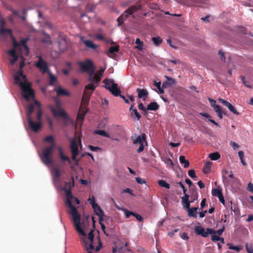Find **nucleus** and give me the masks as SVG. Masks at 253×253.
Segmentation results:
<instances>
[{"mask_svg":"<svg viewBox=\"0 0 253 253\" xmlns=\"http://www.w3.org/2000/svg\"><path fill=\"white\" fill-rule=\"evenodd\" d=\"M66 199V204L70 209L68 213L71 214L73 216V220L76 230L79 234L85 237L86 234L84 231L80 226L81 216L78 212L77 209L73 205V204L79 205L80 204V201L76 197L72 195L70 190L67 192Z\"/></svg>","mask_w":253,"mask_h":253,"instance_id":"obj_1","label":"nucleus"},{"mask_svg":"<svg viewBox=\"0 0 253 253\" xmlns=\"http://www.w3.org/2000/svg\"><path fill=\"white\" fill-rule=\"evenodd\" d=\"M43 142H48L50 146L44 147L42 150V156L41 160L42 162L46 166L51 165L53 164L51 159V156L54 149L55 147V142L52 135H48L44 137L43 139Z\"/></svg>","mask_w":253,"mask_h":253,"instance_id":"obj_2","label":"nucleus"},{"mask_svg":"<svg viewBox=\"0 0 253 253\" xmlns=\"http://www.w3.org/2000/svg\"><path fill=\"white\" fill-rule=\"evenodd\" d=\"M16 84H19L23 92V96L26 100L29 101L30 98L34 97V91L31 88V83L27 82L26 79L25 80H24L20 78V80H19L18 83Z\"/></svg>","mask_w":253,"mask_h":253,"instance_id":"obj_3","label":"nucleus"},{"mask_svg":"<svg viewBox=\"0 0 253 253\" xmlns=\"http://www.w3.org/2000/svg\"><path fill=\"white\" fill-rule=\"evenodd\" d=\"M34 103L39 108L37 113V119L38 120V122H34L32 118H29L28 120V123L29 127L34 132H38L41 129L42 127V112L41 109L40 103L37 100H34Z\"/></svg>","mask_w":253,"mask_h":253,"instance_id":"obj_4","label":"nucleus"},{"mask_svg":"<svg viewBox=\"0 0 253 253\" xmlns=\"http://www.w3.org/2000/svg\"><path fill=\"white\" fill-rule=\"evenodd\" d=\"M79 65L81 72L88 73L89 75H93L95 71V66L90 59H85L84 62L80 61Z\"/></svg>","mask_w":253,"mask_h":253,"instance_id":"obj_5","label":"nucleus"},{"mask_svg":"<svg viewBox=\"0 0 253 253\" xmlns=\"http://www.w3.org/2000/svg\"><path fill=\"white\" fill-rule=\"evenodd\" d=\"M93 232L94 229H92L90 231L88 234V238L89 241V244L84 237H82L81 239V242L82 244V245L85 247V250L88 253H92L91 250L95 249L94 246L93 245V241L94 238Z\"/></svg>","mask_w":253,"mask_h":253,"instance_id":"obj_6","label":"nucleus"},{"mask_svg":"<svg viewBox=\"0 0 253 253\" xmlns=\"http://www.w3.org/2000/svg\"><path fill=\"white\" fill-rule=\"evenodd\" d=\"M57 108L54 107H50V110L54 118L60 117L63 120H68L69 117L66 112L60 106L58 103H56Z\"/></svg>","mask_w":253,"mask_h":253,"instance_id":"obj_7","label":"nucleus"},{"mask_svg":"<svg viewBox=\"0 0 253 253\" xmlns=\"http://www.w3.org/2000/svg\"><path fill=\"white\" fill-rule=\"evenodd\" d=\"M29 41V38H24L21 40L20 42L19 43L16 41V40L13 38V47L14 48L21 49L20 46H22L25 49V54L27 55L29 52V49L28 46L26 45V43Z\"/></svg>","mask_w":253,"mask_h":253,"instance_id":"obj_8","label":"nucleus"},{"mask_svg":"<svg viewBox=\"0 0 253 253\" xmlns=\"http://www.w3.org/2000/svg\"><path fill=\"white\" fill-rule=\"evenodd\" d=\"M35 65L43 74L48 73L49 71H50L48 68L47 63L41 56L39 57V60L36 63Z\"/></svg>","mask_w":253,"mask_h":253,"instance_id":"obj_9","label":"nucleus"},{"mask_svg":"<svg viewBox=\"0 0 253 253\" xmlns=\"http://www.w3.org/2000/svg\"><path fill=\"white\" fill-rule=\"evenodd\" d=\"M195 232L197 235H201L203 237H208L209 234H213V229L211 228L205 229L201 226H196L195 228Z\"/></svg>","mask_w":253,"mask_h":253,"instance_id":"obj_10","label":"nucleus"},{"mask_svg":"<svg viewBox=\"0 0 253 253\" xmlns=\"http://www.w3.org/2000/svg\"><path fill=\"white\" fill-rule=\"evenodd\" d=\"M25 65V60L23 57H22L20 63V70L18 72L16 73V74L15 75L14 80L15 83H18V81L20 80V78L22 79V80H26V76L22 73V68Z\"/></svg>","mask_w":253,"mask_h":253,"instance_id":"obj_11","label":"nucleus"},{"mask_svg":"<svg viewBox=\"0 0 253 253\" xmlns=\"http://www.w3.org/2000/svg\"><path fill=\"white\" fill-rule=\"evenodd\" d=\"M218 101L219 102L222 103L224 106L227 107L230 110V111H231L234 114L237 116H239L240 115V113L236 110L235 107L227 101L221 98H218Z\"/></svg>","mask_w":253,"mask_h":253,"instance_id":"obj_12","label":"nucleus"},{"mask_svg":"<svg viewBox=\"0 0 253 253\" xmlns=\"http://www.w3.org/2000/svg\"><path fill=\"white\" fill-rule=\"evenodd\" d=\"M142 8L140 4L133 5L127 8L124 12L125 14L128 17L129 16H133V14L141 9Z\"/></svg>","mask_w":253,"mask_h":253,"instance_id":"obj_13","label":"nucleus"},{"mask_svg":"<svg viewBox=\"0 0 253 253\" xmlns=\"http://www.w3.org/2000/svg\"><path fill=\"white\" fill-rule=\"evenodd\" d=\"M92 94V92L91 91H87L86 90L84 91L83 96L82 99V106L87 107V106L89 103L90 97Z\"/></svg>","mask_w":253,"mask_h":253,"instance_id":"obj_14","label":"nucleus"},{"mask_svg":"<svg viewBox=\"0 0 253 253\" xmlns=\"http://www.w3.org/2000/svg\"><path fill=\"white\" fill-rule=\"evenodd\" d=\"M88 111V108L87 107H85L84 106L81 105L80 110L79 111L78 116H77V119L79 121H82L85 115V114L87 113Z\"/></svg>","mask_w":253,"mask_h":253,"instance_id":"obj_15","label":"nucleus"},{"mask_svg":"<svg viewBox=\"0 0 253 253\" xmlns=\"http://www.w3.org/2000/svg\"><path fill=\"white\" fill-rule=\"evenodd\" d=\"M136 91L138 93V97L142 99L143 101H145L149 94L147 90L146 89L137 88Z\"/></svg>","mask_w":253,"mask_h":253,"instance_id":"obj_16","label":"nucleus"},{"mask_svg":"<svg viewBox=\"0 0 253 253\" xmlns=\"http://www.w3.org/2000/svg\"><path fill=\"white\" fill-rule=\"evenodd\" d=\"M108 90L115 96H118L121 93V89L116 83L113 84V86H111Z\"/></svg>","mask_w":253,"mask_h":253,"instance_id":"obj_17","label":"nucleus"},{"mask_svg":"<svg viewBox=\"0 0 253 253\" xmlns=\"http://www.w3.org/2000/svg\"><path fill=\"white\" fill-rule=\"evenodd\" d=\"M189 196L185 194L184 196L181 197V203L183 208L185 210H188L190 208V202L189 201Z\"/></svg>","mask_w":253,"mask_h":253,"instance_id":"obj_18","label":"nucleus"},{"mask_svg":"<svg viewBox=\"0 0 253 253\" xmlns=\"http://www.w3.org/2000/svg\"><path fill=\"white\" fill-rule=\"evenodd\" d=\"M55 90L58 96H69L70 95V92L64 89L61 87H56Z\"/></svg>","mask_w":253,"mask_h":253,"instance_id":"obj_19","label":"nucleus"},{"mask_svg":"<svg viewBox=\"0 0 253 253\" xmlns=\"http://www.w3.org/2000/svg\"><path fill=\"white\" fill-rule=\"evenodd\" d=\"M146 134L142 133L141 135H138L134 140L133 143L134 145H137L143 142H146Z\"/></svg>","mask_w":253,"mask_h":253,"instance_id":"obj_20","label":"nucleus"},{"mask_svg":"<svg viewBox=\"0 0 253 253\" xmlns=\"http://www.w3.org/2000/svg\"><path fill=\"white\" fill-rule=\"evenodd\" d=\"M83 42L85 45L86 47L95 50L98 48V45L95 44L92 41L90 40H83Z\"/></svg>","mask_w":253,"mask_h":253,"instance_id":"obj_21","label":"nucleus"},{"mask_svg":"<svg viewBox=\"0 0 253 253\" xmlns=\"http://www.w3.org/2000/svg\"><path fill=\"white\" fill-rule=\"evenodd\" d=\"M53 180L54 181L59 180L60 176V170L59 168H55L52 170Z\"/></svg>","mask_w":253,"mask_h":253,"instance_id":"obj_22","label":"nucleus"},{"mask_svg":"<svg viewBox=\"0 0 253 253\" xmlns=\"http://www.w3.org/2000/svg\"><path fill=\"white\" fill-rule=\"evenodd\" d=\"M214 111L220 119H222L223 115H226L225 109H223L221 106H216Z\"/></svg>","mask_w":253,"mask_h":253,"instance_id":"obj_23","label":"nucleus"},{"mask_svg":"<svg viewBox=\"0 0 253 253\" xmlns=\"http://www.w3.org/2000/svg\"><path fill=\"white\" fill-rule=\"evenodd\" d=\"M47 74L49 76V85L51 86L54 85L58 81L57 78L50 71H49Z\"/></svg>","mask_w":253,"mask_h":253,"instance_id":"obj_24","label":"nucleus"},{"mask_svg":"<svg viewBox=\"0 0 253 253\" xmlns=\"http://www.w3.org/2000/svg\"><path fill=\"white\" fill-rule=\"evenodd\" d=\"M198 207H194L188 209L187 210L188 215L189 217H193L196 218L197 217Z\"/></svg>","mask_w":253,"mask_h":253,"instance_id":"obj_25","label":"nucleus"},{"mask_svg":"<svg viewBox=\"0 0 253 253\" xmlns=\"http://www.w3.org/2000/svg\"><path fill=\"white\" fill-rule=\"evenodd\" d=\"M95 214L98 216L99 219H103V216H104V212L100 207L97 205L95 207V209H93Z\"/></svg>","mask_w":253,"mask_h":253,"instance_id":"obj_26","label":"nucleus"},{"mask_svg":"<svg viewBox=\"0 0 253 253\" xmlns=\"http://www.w3.org/2000/svg\"><path fill=\"white\" fill-rule=\"evenodd\" d=\"M71 181L65 183V191L67 194V192L69 190L71 192V188L74 186V179L73 176L71 178Z\"/></svg>","mask_w":253,"mask_h":253,"instance_id":"obj_27","label":"nucleus"},{"mask_svg":"<svg viewBox=\"0 0 253 253\" xmlns=\"http://www.w3.org/2000/svg\"><path fill=\"white\" fill-rule=\"evenodd\" d=\"M92 76L89 75V81L92 82L94 84H97L101 81V78L97 74H95L93 77Z\"/></svg>","mask_w":253,"mask_h":253,"instance_id":"obj_28","label":"nucleus"},{"mask_svg":"<svg viewBox=\"0 0 253 253\" xmlns=\"http://www.w3.org/2000/svg\"><path fill=\"white\" fill-rule=\"evenodd\" d=\"M222 177L224 179H226L227 177L231 179H233L234 178L232 171L226 169H224L223 170Z\"/></svg>","mask_w":253,"mask_h":253,"instance_id":"obj_29","label":"nucleus"},{"mask_svg":"<svg viewBox=\"0 0 253 253\" xmlns=\"http://www.w3.org/2000/svg\"><path fill=\"white\" fill-rule=\"evenodd\" d=\"M103 83H104V87L107 90H109V88L113 86V84L115 83L114 80L109 79H105Z\"/></svg>","mask_w":253,"mask_h":253,"instance_id":"obj_30","label":"nucleus"},{"mask_svg":"<svg viewBox=\"0 0 253 253\" xmlns=\"http://www.w3.org/2000/svg\"><path fill=\"white\" fill-rule=\"evenodd\" d=\"M159 105L156 102H151L147 107V110L156 111L159 109Z\"/></svg>","mask_w":253,"mask_h":253,"instance_id":"obj_31","label":"nucleus"},{"mask_svg":"<svg viewBox=\"0 0 253 253\" xmlns=\"http://www.w3.org/2000/svg\"><path fill=\"white\" fill-rule=\"evenodd\" d=\"M58 43L61 51H63L67 49V45L66 41L64 39H62V41H58Z\"/></svg>","mask_w":253,"mask_h":253,"instance_id":"obj_32","label":"nucleus"},{"mask_svg":"<svg viewBox=\"0 0 253 253\" xmlns=\"http://www.w3.org/2000/svg\"><path fill=\"white\" fill-rule=\"evenodd\" d=\"M34 105H32V104L29 105L27 107V109H26V110H27L26 116H27V120L29 118H32L31 115H32V114L33 113V112L34 111Z\"/></svg>","mask_w":253,"mask_h":253,"instance_id":"obj_33","label":"nucleus"},{"mask_svg":"<svg viewBox=\"0 0 253 253\" xmlns=\"http://www.w3.org/2000/svg\"><path fill=\"white\" fill-rule=\"evenodd\" d=\"M211 163L210 162H206L204 168L203 169V171L205 174H208L210 172L211 167Z\"/></svg>","mask_w":253,"mask_h":253,"instance_id":"obj_34","label":"nucleus"},{"mask_svg":"<svg viewBox=\"0 0 253 253\" xmlns=\"http://www.w3.org/2000/svg\"><path fill=\"white\" fill-rule=\"evenodd\" d=\"M134 106V104H133L131 105L129 108V111H131L132 112L131 113V116H132L133 115V113L135 115V117H136L137 120H139L141 118V115L139 114V113L137 112L136 109L133 108V107Z\"/></svg>","mask_w":253,"mask_h":253,"instance_id":"obj_35","label":"nucleus"},{"mask_svg":"<svg viewBox=\"0 0 253 253\" xmlns=\"http://www.w3.org/2000/svg\"><path fill=\"white\" fill-rule=\"evenodd\" d=\"M12 31L9 29H5L3 27L0 28V36L11 35Z\"/></svg>","mask_w":253,"mask_h":253,"instance_id":"obj_36","label":"nucleus"},{"mask_svg":"<svg viewBox=\"0 0 253 253\" xmlns=\"http://www.w3.org/2000/svg\"><path fill=\"white\" fill-rule=\"evenodd\" d=\"M128 18V17L126 16V14H125V12H124L121 16H120L118 19L117 21L118 22V25L121 26L123 23L124 21Z\"/></svg>","mask_w":253,"mask_h":253,"instance_id":"obj_37","label":"nucleus"},{"mask_svg":"<svg viewBox=\"0 0 253 253\" xmlns=\"http://www.w3.org/2000/svg\"><path fill=\"white\" fill-rule=\"evenodd\" d=\"M179 161L181 164L184 165V168H187L189 166V162L188 160L185 159V157L184 156H180L179 157Z\"/></svg>","mask_w":253,"mask_h":253,"instance_id":"obj_38","label":"nucleus"},{"mask_svg":"<svg viewBox=\"0 0 253 253\" xmlns=\"http://www.w3.org/2000/svg\"><path fill=\"white\" fill-rule=\"evenodd\" d=\"M212 195L213 196L219 197L222 195V190L221 188H215L212 190Z\"/></svg>","mask_w":253,"mask_h":253,"instance_id":"obj_39","label":"nucleus"},{"mask_svg":"<svg viewBox=\"0 0 253 253\" xmlns=\"http://www.w3.org/2000/svg\"><path fill=\"white\" fill-rule=\"evenodd\" d=\"M119 51V47L118 46H111L109 48V51L107 53V55L109 57L111 56L109 54H115L116 52H118Z\"/></svg>","mask_w":253,"mask_h":253,"instance_id":"obj_40","label":"nucleus"},{"mask_svg":"<svg viewBox=\"0 0 253 253\" xmlns=\"http://www.w3.org/2000/svg\"><path fill=\"white\" fill-rule=\"evenodd\" d=\"M94 133L96 134H98L105 137L109 138L110 135L107 133L105 130H95L94 131Z\"/></svg>","mask_w":253,"mask_h":253,"instance_id":"obj_41","label":"nucleus"},{"mask_svg":"<svg viewBox=\"0 0 253 253\" xmlns=\"http://www.w3.org/2000/svg\"><path fill=\"white\" fill-rule=\"evenodd\" d=\"M154 44L156 46H159L162 42V39L160 37H153L152 39Z\"/></svg>","mask_w":253,"mask_h":253,"instance_id":"obj_42","label":"nucleus"},{"mask_svg":"<svg viewBox=\"0 0 253 253\" xmlns=\"http://www.w3.org/2000/svg\"><path fill=\"white\" fill-rule=\"evenodd\" d=\"M209 157L211 160L216 161L220 158V155L218 152H215L211 153Z\"/></svg>","mask_w":253,"mask_h":253,"instance_id":"obj_43","label":"nucleus"},{"mask_svg":"<svg viewBox=\"0 0 253 253\" xmlns=\"http://www.w3.org/2000/svg\"><path fill=\"white\" fill-rule=\"evenodd\" d=\"M96 8V5L92 3H88L85 6V9L87 12H91Z\"/></svg>","mask_w":253,"mask_h":253,"instance_id":"obj_44","label":"nucleus"},{"mask_svg":"<svg viewBox=\"0 0 253 253\" xmlns=\"http://www.w3.org/2000/svg\"><path fill=\"white\" fill-rule=\"evenodd\" d=\"M159 185L162 187H165L167 189H169L170 185L164 180H160L158 181Z\"/></svg>","mask_w":253,"mask_h":253,"instance_id":"obj_45","label":"nucleus"},{"mask_svg":"<svg viewBox=\"0 0 253 253\" xmlns=\"http://www.w3.org/2000/svg\"><path fill=\"white\" fill-rule=\"evenodd\" d=\"M135 43L138 44L135 46V48L138 50H141L143 48V42L139 38H137L135 41Z\"/></svg>","mask_w":253,"mask_h":253,"instance_id":"obj_46","label":"nucleus"},{"mask_svg":"<svg viewBox=\"0 0 253 253\" xmlns=\"http://www.w3.org/2000/svg\"><path fill=\"white\" fill-rule=\"evenodd\" d=\"M70 148L71 151L77 150L78 149L77 144L75 140V139H73L71 140V145Z\"/></svg>","mask_w":253,"mask_h":253,"instance_id":"obj_47","label":"nucleus"},{"mask_svg":"<svg viewBox=\"0 0 253 253\" xmlns=\"http://www.w3.org/2000/svg\"><path fill=\"white\" fill-rule=\"evenodd\" d=\"M88 201L89 203L92 206V209H95V207L98 205V204L95 202V198L94 197L89 198L88 200Z\"/></svg>","mask_w":253,"mask_h":253,"instance_id":"obj_48","label":"nucleus"},{"mask_svg":"<svg viewBox=\"0 0 253 253\" xmlns=\"http://www.w3.org/2000/svg\"><path fill=\"white\" fill-rule=\"evenodd\" d=\"M59 157L62 162L67 161L70 165L72 164V162L70 158L64 154L59 156Z\"/></svg>","mask_w":253,"mask_h":253,"instance_id":"obj_49","label":"nucleus"},{"mask_svg":"<svg viewBox=\"0 0 253 253\" xmlns=\"http://www.w3.org/2000/svg\"><path fill=\"white\" fill-rule=\"evenodd\" d=\"M96 87V86L92 82H91L90 84L85 86L84 89L85 90L90 89L93 91L95 89Z\"/></svg>","mask_w":253,"mask_h":253,"instance_id":"obj_50","label":"nucleus"},{"mask_svg":"<svg viewBox=\"0 0 253 253\" xmlns=\"http://www.w3.org/2000/svg\"><path fill=\"white\" fill-rule=\"evenodd\" d=\"M98 220H99V223L100 224L101 229L103 231L104 234H105L107 236H108L109 235L107 233H106V231H105V228H106L105 226L103 223V219H99Z\"/></svg>","mask_w":253,"mask_h":253,"instance_id":"obj_51","label":"nucleus"},{"mask_svg":"<svg viewBox=\"0 0 253 253\" xmlns=\"http://www.w3.org/2000/svg\"><path fill=\"white\" fill-rule=\"evenodd\" d=\"M246 249L248 253H253V245L247 244L246 245Z\"/></svg>","mask_w":253,"mask_h":253,"instance_id":"obj_52","label":"nucleus"},{"mask_svg":"<svg viewBox=\"0 0 253 253\" xmlns=\"http://www.w3.org/2000/svg\"><path fill=\"white\" fill-rule=\"evenodd\" d=\"M225 230L224 226H223L221 228L217 230H214L213 229V234H217L218 236H221Z\"/></svg>","mask_w":253,"mask_h":253,"instance_id":"obj_53","label":"nucleus"},{"mask_svg":"<svg viewBox=\"0 0 253 253\" xmlns=\"http://www.w3.org/2000/svg\"><path fill=\"white\" fill-rule=\"evenodd\" d=\"M138 108L139 110H142L144 112V115H146L147 114V108H145L144 107V105L142 103H140L138 105Z\"/></svg>","mask_w":253,"mask_h":253,"instance_id":"obj_54","label":"nucleus"},{"mask_svg":"<svg viewBox=\"0 0 253 253\" xmlns=\"http://www.w3.org/2000/svg\"><path fill=\"white\" fill-rule=\"evenodd\" d=\"M123 211H124L125 216L126 218H128L130 217V215H133L134 212L129 211L128 210L126 209H123Z\"/></svg>","mask_w":253,"mask_h":253,"instance_id":"obj_55","label":"nucleus"},{"mask_svg":"<svg viewBox=\"0 0 253 253\" xmlns=\"http://www.w3.org/2000/svg\"><path fill=\"white\" fill-rule=\"evenodd\" d=\"M165 163L169 166L170 168H172L174 166V164L170 158H167L166 160Z\"/></svg>","mask_w":253,"mask_h":253,"instance_id":"obj_56","label":"nucleus"},{"mask_svg":"<svg viewBox=\"0 0 253 253\" xmlns=\"http://www.w3.org/2000/svg\"><path fill=\"white\" fill-rule=\"evenodd\" d=\"M188 174L190 177H191L192 179H194L196 177L195 175V170L194 169H190L188 171Z\"/></svg>","mask_w":253,"mask_h":253,"instance_id":"obj_57","label":"nucleus"},{"mask_svg":"<svg viewBox=\"0 0 253 253\" xmlns=\"http://www.w3.org/2000/svg\"><path fill=\"white\" fill-rule=\"evenodd\" d=\"M166 78L167 79V81L166 82H169V85H172V84H175V81L174 79L169 77H168V76H166Z\"/></svg>","mask_w":253,"mask_h":253,"instance_id":"obj_58","label":"nucleus"},{"mask_svg":"<svg viewBox=\"0 0 253 253\" xmlns=\"http://www.w3.org/2000/svg\"><path fill=\"white\" fill-rule=\"evenodd\" d=\"M209 100L210 102L211 106L213 107L214 110L216 106H220L219 105L216 104V101L214 100L211 98H209Z\"/></svg>","mask_w":253,"mask_h":253,"instance_id":"obj_59","label":"nucleus"},{"mask_svg":"<svg viewBox=\"0 0 253 253\" xmlns=\"http://www.w3.org/2000/svg\"><path fill=\"white\" fill-rule=\"evenodd\" d=\"M135 179L136 181L139 184H143L146 183V181L145 180V179L141 177H136L135 178Z\"/></svg>","mask_w":253,"mask_h":253,"instance_id":"obj_60","label":"nucleus"},{"mask_svg":"<svg viewBox=\"0 0 253 253\" xmlns=\"http://www.w3.org/2000/svg\"><path fill=\"white\" fill-rule=\"evenodd\" d=\"M139 147L137 149L136 151L138 153L142 152L144 150V142L138 144Z\"/></svg>","mask_w":253,"mask_h":253,"instance_id":"obj_61","label":"nucleus"},{"mask_svg":"<svg viewBox=\"0 0 253 253\" xmlns=\"http://www.w3.org/2000/svg\"><path fill=\"white\" fill-rule=\"evenodd\" d=\"M98 245L95 248L96 252H98L101 249V248L102 247V243H101L100 238L99 237H98Z\"/></svg>","mask_w":253,"mask_h":253,"instance_id":"obj_62","label":"nucleus"},{"mask_svg":"<svg viewBox=\"0 0 253 253\" xmlns=\"http://www.w3.org/2000/svg\"><path fill=\"white\" fill-rule=\"evenodd\" d=\"M218 54L220 56V58H221V60L223 61H225V56L224 52L221 50H219L218 51Z\"/></svg>","mask_w":253,"mask_h":253,"instance_id":"obj_63","label":"nucleus"},{"mask_svg":"<svg viewBox=\"0 0 253 253\" xmlns=\"http://www.w3.org/2000/svg\"><path fill=\"white\" fill-rule=\"evenodd\" d=\"M247 189L251 192H253V184L249 183L247 186Z\"/></svg>","mask_w":253,"mask_h":253,"instance_id":"obj_64","label":"nucleus"}]
</instances>
